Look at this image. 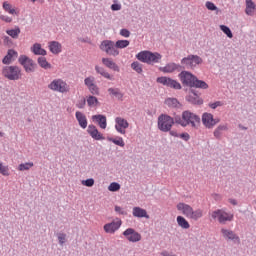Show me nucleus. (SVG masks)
<instances>
[{"label": "nucleus", "mask_w": 256, "mask_h": 256, "mask_svg": "<svg viewBox=\"0 0 256 256\" xmlns=\"http://www.w3.org/2000/svg\"><path fill=\"white\" fill-rule=\"evenodd\" d=\"M178 77H179L182 85L193 89V85L195 83V79L197 78V76L193 75V73H191L189 71L184 70L181 73H179Z\"/></svg>", "instance_id": "11"}, {"label": "nucleus", "mask_w": 256, "mask_h": 256, "mask_svg": "<svg viewBox=\"0 0 256 256\" xmlns=\"http://www.w3.org/2000/svg\"><path fill=\"white\" fill-rule=\"evenodd\" d=\"M3 9L7 11V13H10V15H15L16 11L15 8L11 6V4L4 2L3 3Z\"/></svg>", "instance_id": "44"}, {"label": "nucleus", "mask_w": 256, "mask_h": 256, "mask_svg": "<svg viewBox=\"0 0 256 256\" xmlns=\"http://www.w3.org/2000/svg\"><path fill=\"white\" fill-rule=\"evenodd\" d=\"M205 7H206V9H208V11H216V15H219V13L221 12V10L218 9V7L215 5V3L211 2V1H207L205 3Z\"/></svg>", "instance_id": "38"}, {"label": "nucleus", "mask_w": 256, "mask_h": 256, "mask_svg": "<svg viewBox=\"0 0 256 256\" xmlns=\"http://www.w3.org/2000/svg\"><path fill=\"white\" fill-rule=\"evenodd\" d=\"M82 185H84L85 187H93V185H95V180L93 178L83 180Z\"/></svg>", "instance_id": "50"}, {"label": "nucleus", "mask_w": 256, "mask_h": 256, "mask_svg": "<svg viewBox=\"0 0 256 256\" xmlns=\"http://www.w3.org/2000/svg\"><path fill=\"white\" fill-rule=\"evenodd\" d=\"M238 127H239V129H242L243 131H247V127H245L241 124H239Z\"/></svg>", "instance_id": "63"}, {"label": "nucleus", "mask_w": 256, "mask_h": 256, "mask_svg": "<svg viewBox=\"0 0 256 256\" xmlns=\"http://www.w3.org/2000/svg\"><path fill=\"white\" fill-rule=\"evenodd\" d=\"M121 220L118 219L117 221H112L110 223H107L104 225V231L105 233H109L110 235H113V233H115V231H119V229L121 228Z\"/></svg>", "instance_id": "17"}, {"label": "nucleus", "mask_w": 256, "mask_h": 256, "mask_svg": "<svg viewBox=\"0 0 256 256\" xmlns=\"http://www.w3.org/2000/svg\"><path fill=\"white\" fill-rule=\"evenodd\" d=\"M136 59L141 61V63H146L147 65H155L156 63H161L163 56L159 52L151 51H141L136 55Z\"/></svg>", "instance_id": "2"}, {"label": "nucleus", "mask_w": 256, "mask_h": 256, "mask_svg": "<svg viewBox=\"0 0 256 256\" xmlns=\"http://www.w3.org/2000/svg\"><path fill=\"white\" fill-rule=\"evenodd\" d=\"M33 162H26V163H21L18 166V170L19 171H29V169H31V167H33Z\"/></svg>", "instance_id": "43"}, {"label": "nucleus", "mask_w": 256, "mask_h": 256, "mask_svg": "<svg viewBox=\"0 0 256 256\" xmlns=\"http://www.w3.org/2000/svg\"><path fill=\"white\" fill-rule=\"evenodd\" d=\"M32 53H34V55H42L44 57V55H47V51L43 48H41V44L36 43L33 45L32 47Z\"/></svg>", "instance_id": "33"}, {"label": "nucleus", "mask_w": 256, "mask_h": 256, "mask_svg": "<svg viewBox=\"0 0 256 256\" xmlns=\"http://www.w3.org/2000/svg\"><path fill=\"white\" fill-rule=\"evenodd\" d=\"M115 123H116L115 124L116 131L121 135H125L126 133L125 129L129 128V122H127V120L122 117H116Z\"/></svg>", "instance_id": "15"}, {"label": "nucleus", "mask_w": 256, "mask_h": 256, "mask_svg": "<svg viewBox=\"0 0 256 256\" xmlns=\"http://www.w3.org/2000/svg\"><path fill=\"white\" fill-rule=\"evenodd\" d=\"M221 105H223V103H222L221 101H216V102H214V103H210V104H209V107H210L211 109H215L216 107H221Z\"/></svg>", "instance_id": "56"}, {"label": "nucleus", "mask_w": 256, "mask_h": 256, "mask_svg": "<svg viewBox=\"0 0 256 256\" xmlns=\"http://www.w3.org/2000/svg\"><path fill=\"white\" fill-rule=\"evenodd\" d=\"M175 123L181 127L199 129V125H201V117L189 110H186L182 112V116H175Z\"/></svg>", "instance_id": "1"}, {"label": "nucleus", "mask_w": 256, "mask_h": 256, "mask_svg": "<svg viewBox=\"0 0 256 256\" xmlns=\"http://www.w3.org/2000/svg\"><path fill=\"white\" fill-rule=\"evenodd\" d=\"M221 234L225 241H233L236 245L241 243V238L233 230L222 228Z\"/></svg>", "instance_id": "13"}, {"label": "nucleus", "mask_w": 256, "mask_h": 256, "mask_svg": "<svg viewBox=\"0 0 256 256\" xmlns=\"http://www.w3.org/2000/svg\"><path fill=\"white\" fill-rule=\"evenodd\" d=\"M87 133L94 139L95 141H103L105 137H103V134L100 133V131L97 129V127L93 124H90L87 128Z\"/></svg>", "instance_id": "18"}, {"label": "nucleus", "mask_w": 256, "mask_h": 256, "mask_svg": "<svg viewBox=\"0 0 256 256\" xmlns=\"http://www.w3.org/2000/svg\"><path fill=\"white\" fill-rule=\"evenodd\" d=\"M17 57H19V53H17V51L14 49H9L7 51V55H5L2 59V63L3 65H11V63H13Z\"/></svg>", "instance_id": "19"}, {"label": "nucleus", "mask_w": 256, "mask_h": 256, "mask_svg": "<svg viewBox=\"0 0 256 256\" xmlns=\"http://www.w3.org/2000/svg\"><path fill=\"white\" fill-rule=\"evenodd\" d=\"M85 105H87V100L85 98H81L80 100L77 101L76 107L78 109H85Z\"/></svg>", "instance_id": "49"}, {"label": "nucleus", "mask_w": 256, "mask_h": 256, "mask_svg": "<svg viewBox=\"0 0 256 256\" xmlns=\"http://www.w3.org/2000/svg\"><path fill=\"white\" fill-rule=\"evenodd\" d=\"M107 141L110 143H114V145H118V147H125V141L122 137L117 136L116 138L107 137Z\"/></svg>", "instance_id": "34"}, {"label": "nucleus", "mask_w": 256, "mask_h": 256, "mask_svg": "<svg viewBox=\"0 0 256 256\" xmlns=\"http://www.w3.org/2000/svg\"><path fill=\"white\" fill-rule=\"evenodd\" d=\"M2 75L9 81H19L21 78V68L19 66H4Z\"/></svg>", "instance_id": "7"}, {"label": "nucleus", "mask_w": 256, "mask_h": 256, "mask_svg": "<svg viewBox=\"0 0 256 256\" xmlns=\"http://www.w3.org/2000/svg\"><path fill=\"white\" fill-rule=\"evenodd\" d=\"M0 173L1 175H4V177L9 176V168L7 166H4L3 163L0 162Z\"/></svg>", "instance_id": "48"}, {"label": "nucleus", "mask_w": 256, "mask_h": 256, "mask_svg": "<svg viewBox=\"0 0 256 256\" xmlns=\"http://www.w3.org/2000/svg\"><path fill=\"white\" fill-rule=\"evenodd\" d=\"M120 35L122 37H126L127 38V37L131 36V32L128 29L123 28V29L120 30Z\"/></svg>", "instance_id": "53"}, {"label": "nucleus", "mask_w": 256, "mask_h": 256, "mask_svg": "<svg viewBox=\"0 0 256 256\" xmlns=\"http://www.w3.org/2000/svg\"><path fill=\"white\" fill-rule=\"evenodd\" d=\"M220 29L229 39H233V32H231V28H229V26L220 25Z\"/></svg>", "instance_id": "41"}, {"label": "nucleus", "mask_w": 256, "mask_h": 256, "mask_svg": "<svg viewBox=\"0 0 256 256\" xmlns=\"http://www.w3.org/2000/svg\"><path fill=\"white\" fill-rule=\"evenodd\" d=\"M3 135H5V133L0 131V137H3Z\"/></svg>", "instance_id": "64"}, {"label": "nucleus", "mask_w": 256, "mask_h": 256, "mask_svg": "<svg viewBox=\"0 0 256 256\" xmlns=\"http://www.w3.org/2000/svg\"><path fill=\"white\" fill-rule=\"evenodd\" d=\"M165 105H168L172 109H177L181 104L179 103V100H177V98H167L165 100Z\"/></svg>", "instance_id": "35"}, {"label": "nucleus", "mask_w": 256, "mask_h": 256, "mask_svg": "<svg viewBox=\"0 0 256 256\" xmlns=\"http://www.w3.org/2000/svg\"><path fill=\"white\" fill-rule=\"evenodd\" d=\"M49 49L54 55H59V53H61V44L57 41H52L49 45Z\"/></svg>", "instance_id": "31"}, {"label": "nucleus", "mask_w": 256, "mask_h": 256, "mask_svg": "<svg viewBox=\"0 0 256 256\" xmlns=\"http://www.w3.org/2000/svg\"><path fill=\"white\" fill-rule=\"evenodd\" d=\"M229 203H231V205H237V200L233 199V198H230L229 200Z\"/></svg>", "instance_id": "62"}, {"label": "nucleus", "mask_w": 256, "mask_h": 256, "mask_svg": "<svg viewBox=\"0 0 256 256\" xmlns=\"http://www.w3.org/2000/svg\"><path fill=\"white\" fill-rule=\"evenodd\" d=\"M131 69H133V71H136V73H143V64L135 61L131 64Z\"/></svg>", "instance_id": "40"}, {"label": "nucleus", "mask_w": 256, "mask_h": 256, "mask_svg": "<svg viewBox=\"0 0 256 256\" xmlns=\"http://www.w3.org/2000/svg\"><path fill=\"white\" fill-rule=\"evenodd\" d=\"M115 212L118 213V215H127V211H124L120 206H115Z\"/></svg>", "instance_id": "54"}, {"label": "nucleus", "mask_w": 256, "mask_h": 256, "mask_svg": "<svg viewBox=\"0 0 256 256\" xmlns=\"http://www.w3.org/2000/svg\"><path fill=\"white\" fill-rule=\"evenodd\" d=\"M160 255H162V256H176L175 254H173V253H171V252H169L167 250L162 251L160 253Z\"/></svg>", "instance_id": "59"}, {"label": "nucleus", "mask_w": 256, "mask_h": 256, "mask_svg": "<svg viewBox=\"0 0 256 256\" xmlns=\"http://www.w3.org/2000/svg\"><path fill=\"white\" fill-rule=\"evenodd\" d=\"M202 123L206 129H213V114L207 112L203 113Z\"/></svg>", "instance_id": "22"}, {"label": "nucleus", "mask_w": 256, "mask_h": 256, "mask_svg": "<svg viewBox=\"0 0 256 256\" xmlns=\"http://www.w3.org/2000/svg\"><path fill=\"white\" fill-rule=\"evenodd\" d=\"M6 33L12 39H19V35H21V28H19V26H15L13 29L6 30Z\"/></svg>", "instance_id": "30"}, {"label": "nucleus", "mask_w": 256, "mask_h": 256, "mask_svg": "<svg viewBox=\"0 0 256 256\" xmlns=\"http://www.w3.org/2000/svg\"><path fill=\"white\" fill-rule=\"evenodd\" d=\"M212 219H217L220 225H227L234 219V215L231 212H226L225 209H217L211 214Z\"/></svg>", "instance_id": "6"}, {"label": "nucleus", "mask_w": 256, "mask_h": 256, "mask_svg": "<svg viewBox=\"0 0 256 256\" xmlns=\"http://www.w3.org/2000/svg\"><path fill=\"white\" fill-rule=\"evenodd\" d=\"M219 118H213V120H212V129H213V127H215V125H217V123H219Z\"/></svg>", "instance_id": "61"}, {"label": "nucleus", "mask_w": 256, "mask_h": 256, "mask_svg": "<svg viewBox=\"0 0 256 256\" xmlns=\"http://www.w3.org/2000/svg\"><path fill=\"white\" fill-rule=\"evenodd\" d=\"M175 123H177L175 122V117L173 118L167 114H161L158 117V129L163 133H169Z\"/></svg>", "instance_id": "5"}, {"label": "nucleus", "mask_w": 256, "mask_h": 256, "mask_svg": "<svg viewBox=\"0 0 256 256\" xmlns=\"http://www.w3.org/2000/svg\"><path fill=\"white\" fill-rule=\"evenodd\" d=\"M133 217H138V219L145 218L149 219V215L147 214V210L141 208V207H134L132 210Z\"/></svg>", "instance_id": "24"}, {"label": "nucleus", "mask_w": 256, "mask_h": 256, "mask_svg": "<svg viewBox=\"0 0 256 256\" xmlns=\"http://www.w3.org/2000/svg\"><path fill=\"white\" fill-rule=\"evenodd\" d=\"M119 189H121V184H119L117 182H112L108 186V191H112L113 193H115L116 191H119Z\"/></svg>", "instance_id": "46"}, {"label": "nucleus", "mask_w": 256, "mask_h": 256, "mask_svg": "<svg viewBox=\"0 0 256 256\" xmlns=\"http://www.w3.org/2000/svg\"><path fill=\"white\" fill-rule=\"evenodd\" d=\"M86 101L88 107H97L99 105V100L95 96H88Z\"/></svg>", "instance_id": "39"}, {"label": "nucleus", "mask_w": 256, "mask_h": 256, "mask_svg": "<svg viewBox=\"0 0 256 256\" xmlns=\"http://www.w3.org/2000/svg\"><path fill=\"white\" fill-rule=\"evenodd\" d=\"M18 62L20 63V65H22V67H24L26 73H35L37 64L35 63V61H33V59L25 55H21L18 59Z\"/></svg>", "instance_id": "10"}, {"label": "nucleus", "mask_w": 256, "mask_h": 256, "mask_svg": "<svg viewBox=\"0 0 256 256\" xmlns=\"http://www.w3.org/2000/svg\"><path fill=\"white\" fill-rule=\"evenodd\" d=\"M95 71H96V73H98V75H101L105 79H109L110 81H113V76L111 74H109V72L105 71V68H103L99 65H96Z\"/></svg>", "instance_id": "28"}, {"label": "nucleus", "mask_w": 256, "mask_h": 256, "mask_svg": "<svg viewBox=\"0 0 256 256\" xmlns=\"http://www.w3.org/2000/svg\"><path fill=\"white\" fill-rule=\"evenodd\" d=\"M108 93L111 97H116L118 101H123V92L119 88H109Z\"/></svg>", "instance_id": "29"}, {"label": "nucleus", "mask_w": 256, "mask_h": 256, "mask_svg": "<svg viewBox=\"0 0 256 256\" xmlns=\"http://www.w3.org/2000/svg\"><path fill=\"white\" fill-rule=\"evenodd\" d=\"M75 117H76V120L78 121V125L82 129H87V116H85V114H83L82 112L77 111L75 113Z\"/></svg>", "instance_id": "23"}, {"label": "nucleus", "mask_w": 256, "mask_h": 256, "mask_svg": "<svg viewBox=\"0 0 256 256\" xmlns=\"http://www.w3.org/2000/svg\"><path fill=\"white\" fill-rule=\"evenodd\" d=\"M102 63L108 69H112V71H117V73H119L120 71L119 66L115 62H113L111 58H102Z\"/></svg>", "instance_id": "26"}, {"label": "nucleus", "mask_w": 256, "mask_h": 256, "mask_svg": "<svg viewBox=\"0 0 256 256\" xmlns=\"http://www.w3.org/2000/svg\"><path fill=\"white\" fill-rule=\"evenodd\" d=\"M156 81L157 83H160V85H164L165 87H170V89H177V90L181 89V83L167 76L158 77Z\"/></svg>", "instance_id": "12"}, {"label": "nucleus", "mask_w": 256, "mask_h": 256, "mask_svg": "<svg viewBox=\"0 0 256 256\" xmlns=\"http://www.w3.org/2000/svg\"><path fill=\"white\" fill-rule=\"evenodd\" d=\"M123 235L128 241H130V243H137L141 241V234H139V232L135 231L133 228H127L123 232Z\"/></svg>", "instance_id": "14"}, {"label": "nucleus", "mask_w": 256, "mask_h": 256, "mask_svg": "<svg viewBox=\"0 0 256 256\" xmlns=\"http://www.w3.org/2000/svg\"><path fill=\"white\" fill-rule=\"evenodd\" d=\"M176 221L181 229H189V227H191L189 221H187V219H185L183 216H177Z\"/></svg>", "instance_id": "32"}, {"label": "nucleus", "mask_w": 256, "mask_h": 256, "mask_svg": "<svg viewBox=\"0 0 256 256\" xmlns=\"http://www.w3.org/2000/svg\"><path fill=\"white\" fill-rule=\"evenodd\" d=\"M88 89L92 95H99V87L96 84L90 86Z\"/></svg>", "instance_id": "51"}, {"label": "nucleus", "mask_w": 256, "mask_h": 256, "mask_svg": "<svg viewBox=\"0 0 256 256\" xmlns=\"http://www.w3.org/2000/svg\"><path fill=\"white\" fill-rule=\"evenodd\" d=\"M183 69H197L199 65L203 64V58L199 55L190 54L187 57H184L180 61Z\"/></svg>", "instance_id": "4"}, {"label": "nucleus", "mask_w": 256, "mask_h": 256, "mask_svg": "<svg viewBox=\"0 0 256 256\" xmlns=\"http://www.w3.org/2000/svg\"><path fill=\"white\" fill-rule=\"evenodd\" d=\"M186 101L191 105H203V99L199 97L195 90L191 89L188 95L186 96Z\"/></svg>", "instance_id": "16"}, {"label": "nucleus", "mask_w": 256, "mask_h": 256, "mask_svg": "<svg viewBox=\"0 0 256 256\" xmlns=\"http://www.w3.org/2000/svg\"><path fill=\"white\" fill-rule=\"evenodd\" d=\"M0 19L2 21H5V23H11L13 21V18H11L9 16H5V15H0Z\"/></svg>", "instance_id": "57"}, {"label": "nucleus", "mask_w": 256, "mask_h": 256, "mask_svg": "<svg viewBox=\"0 0 256 256\" xmlns=\"http://www.w3.org/2000/svg\"><path fill=\"white\" fill-rule=\"evenodd\" d=\"M193 88H195V89H209V85L207 84V82H205L203 80H199L196 77V79L194 80Z\"/></svg>", "instance_id": "36"}, {"label": "nucleus", "mask_w": 256, "mask_h": 256, "mask_svg": "<svg viewBox=\"0 0 256 256\" xmlns=\"http://www.w3.org/2000/svg\"><path fill=\"white\" fill-rule=\"evenodd\" d=\"M38 65L42 67V69H51V63L47 62V58L41 56L38 58Z\"/></svg>", "instance_id": "37"}, {"label": "nucleus", "mask_w": 256, "mask_h": 256, "mask_svg": "<svg viewBox=\"0 0 256 256\" xmlns=\"http://www.w3.org/2000/svg\"><path fill=\"white\" fill-rule=\"evenodd\" d=\"M92 121L97 123L100 129H107V116L103 114H96L92 116Z\"/></svg>", "instance_id": "21"}, {"label": "nucleus", "mask_w": 256, "mask_h": 256, "mask_svg": "<svg viewBox=\"0 0 256 256\" xmlns=\"http://www.w3.org/2000/svg\"><path fill=\"white\" fill-rule=\"evenodd\" d=\"M111 9L112 11H121V4H112Z\"/></svg>", "instance_id": "58"}, {"label": "nucleus", "mask_w": 256, "mask_h": 256, "mask_svg": "<svg viewBox=\"0 0 256 256\" xmlns=\"http://www.w3.org/2000/svg\"><path fill=\"white\" fill-rule=\"evenodd\" d=\"M129 40H118L115 45H116V49H125L127 47H129Z\"/></svg>", "instance_id": "42"}, {"label": "nucleus", "mask_w": 256, "mask_h": 256, "mask_svg": "<svg viewBox=\"0 0 256 256\" xmlns=\"http://www.w3.org/2000/svg\"><path fill=\"white\" fill-rule=\"evenodd\" d=\"M100 49L101 51H104V53H106L107 55H112V57H117V55H119V50L117 49L115 42L111 40L102 41Z\"/></svg>", "instance_id": "9"}, {"label": "nucleus", "mask_w": 256, "mask_h": 256, "mask_svg": "<svg viewBox=\"0 0 256 256\" xmlns=\"http://www.w3.org/2000/svg\"><path fill=\"white\" fill-rule=\"evenodd\" d=\"M57 239H58L59 245H65V243H67V234L58 233Z\"/></svg>", "instance_id": "45"}, {"label": "nucleus", "mask_w": 256, "mask_h": 256, "mask_svg": "<svg viewBox=\"0 0 256 256\" xmlns=\"http://www.w3.org/2000/svg\"><path fill=\"white\" fill-rule=\"evenodd\" d=\"M2 39H3L4 45H8V46L13 45V41L9 36H3Z\"/></svg>", "instance_id": "52"}, {"label": "nucleus", "mask_w": 256, "mask_h": 256, "mask_svg": "<svg viewBox=\"0 0 256 256\" xmlns=\"http://www.w3.org/2000/svg\"><path fill=\"white\" fill-rule=\"evenodd\" d=\"M255 11H256L255 2H253V0H246V9H245L246 15H248L249 17H253V15H255Z\"/></svg>", "instance_id": "25"}, {"label": "nucleus", "mask_w": 256, "mask_h": 256, "mask_svg": "<svg viewBox=\"0 0 256 256\" xmlns=\"http://www.w3.org/2000/svg\"><path fill=\"white\" fill-rule=\"evenodd\" d=\"M168 132L171 135V137H179V133H177V131H175V130L170 129V131H168Z\"/></svg>", "instance_id": "60"}, {"label": "nucleus", "mask_w": 256, "mask_h": 256, "mask_svg": "<svg viewBox=\"0 0 256 256\" xmlns=\"http://www.w3.org/2000/svg\"><path fill=\"white\" fill-rule=\"evenodd\" d=\"M84 84L88 88L92 87L93 85H95V78L94 77H87V78H85Z\"/></svg>", "instance_id": "47"}, {"label": "nucleus", "mask_w": 256, "mask_h": 256, "mask_svg": "<svg viewBox=\"0 0 256 256\" xmlns=\"http://www.w3.org/2000/svg\"><path fill=\"white\" fill-rule=\"evenodd\" d=\"M178 137H180V139H183V141H189V139H191V136L187 132L179 134Z\"/></svg>", "instance_id": "55"}, {"label": "nucleus", "mask_w": 256, "mask_h": 256, "mask_svg": "<svg viewBox=\"0 0 256 256\" xmlns=\"http://www.w3.org/2000/svg\"><path fill=\"white\" fill-rule=\"evenodd\" d=\"M183 67L180 64H177L175 62H171L166 64L164 67H160L159 71H162V73H173L175 71H181Z\"/></svg>", "instance_id": "20"}, {"label": "nucleus", "mask_w": 256, "mask_h": 256, "mask_svg": "<svg viewBox=\"0 0 256 256\" xmlns=\"http://www.w3.org/2000/svg\"><path fill=\"white\" fill-rule=\"evenodd\" d=\"M178 211H182V214L187 217V219H192V221H199L201 217H203V210L196 209L193 210V207L189 204L178 203L177 205Z\"/></svg>", "instance_id": "3"}, {"label": "nucleus", "mask_w": 256, "mask_h": 256, "mask_svg": "<svg viewBox=\"0 0 256 256\" xmlns=\"http://www.w3.org/2000/svg\"><path fill=\"white\" fill-rule=\"evenodd\" d=\"M229 127H227V124H220L213 132V135L216 139H221L223 135V131H227Z\"/></svg>", "instance_id": "27"}, {"label": "nucleus", "mask_w": 256, "mask_h": 256, "mask_svg": "<svg viewBox=\"0 0 256 256\" xmlns=\"http://www.w3.org/2000/svg\"><path fill=\"white\" fill-rule=\"evenodd\" d=\"M48 89L55 91L56 93H67L69 92V85L63 79H54L49 85Z\"/></svg>", "instance_id": "8"}]
</instances>
